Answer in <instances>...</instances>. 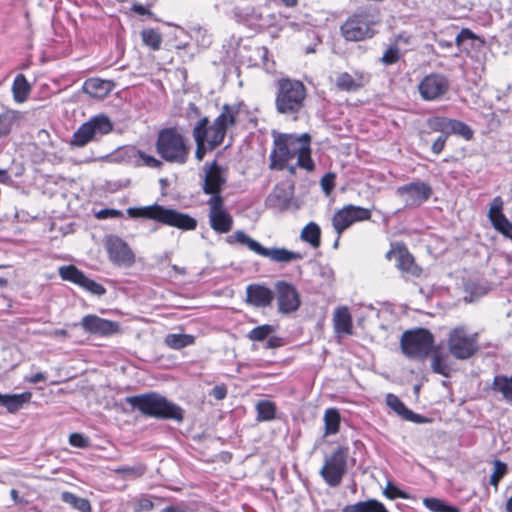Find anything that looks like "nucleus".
Wrapping results in <instances>:
<instances>
[{
	"label": "nucleus",
	"mask_w": 512,
	"mask_h": 512,
	"mask_svg": "<svg viewBox=\"0 0 512 512\" xmlns=\"http://www.w3.org/2000/svg\"><path fill=\"white\" fill-rule=\"evenodd\" d=\"M31 91V86L23 74H18L12 84L13 99L17 103H23L27 100Z\"/></svg>",
	"instance_id": "f704fd0d"
},
{
	"label": "nucleus",
	"mask_w": 512,
	"mask_h": 512,
	"mask_svg": "<svg viewBox=\"0 0 512 512\" xmlns=\"http://www.w3.org/2000/svg\"><path fill=\"white\" fill-rule=\"evenodd\" d=\"M335 174L327 173L321 178V186L326 194H329L334 188Z\"/></svg>",
	"instance_id": "052dcab7"
},
{
	"label": "nucleus",
	"mask_w": 512,
	"mask_h": 512,
	"mask_svg": "<svg viewBox=\"0 0 512 512\" xmlns=\"http://www.w3.org/2000/svg\"><path fill=\"white\" fill-rule=\"evenodd\" d=\"M278 311L282 314L296 312L301 305V297L296 287L287 281H277L274 285Z\"/></svg>",
	"instance_id": "4468645a"
},
{
	"label": "nucleus",
	"mask_w": 512,
	"mask_h": 512,
	"mask_svg": "<svg viewBox=\"0 0 512 512\" xmlns=\"http://www.w3.org/2000/svg\"><path fill=\"white\" fill-rule=\"evenodd\" d=\"M58 273L63 280L77 284L93 295L102 296L106 293V288L102 284L88 278L83 271L74 265L61 266Z\"/></svg>",
	"instance_id": "dca6fc26"
},
{
	"label": "nucleus",
	"mask_w": 512,
	"mask_h": 512,
	"mask_svg": "<svg viewBox=\"0 0 512 512\" xmlns=\"http://www.w3.org/2000/svg\"><path fill=\"white\" fill-rule=\"evenodd\" d=\"M386 404L404 420L413 423H424L426 422L425 417L420 414L414 413L412 410L406 407V405L394 394H387Z\"/></svg>",
	"instance_id": "b1692460"
},
{
	"label": "nucleus",
	"mask_w": 512,
	"mask_h": 512,
	"mask_svg": "<svg viewBox=\"0 0 512 512\" xmlns=\"http://www.w3.org/2000/svg\"><path fill=\"white\" fill-rule=\"evenodd\" d=\"M370 218L371 212L369 209L349 204L335 212L332 224L337 234L341 235L355 222L369 220Z\"/></svg>",
	"instance_id": "2eb2a0df"
},
{
	"label": "nucleus",
	"mask_w": 512,
	"mask_h": 512,
	"mask_svg": "<svg viewBox=\"0 0 512 512\" xmlns=\"http://www.w3.org/2000/svg\"><path fill=\"white\" fill-rule=\"evenodd\" d=\"M47 377H46V374L43 373V372H38L30 377H26L25 380L29 383H32V384H36V383H39V382H44L46 381Z\"/></svg>",
	"instance_id": "338daca9"
},
{
	"label": "nucleus",
	"mask_w": 512,
	"mask_h": 512,
	"mask_svg": "<svg viewBox=\"0 0 512 512\" xmlns=\"http://www.w3.org/2000/svg\"><path fill=\"white\" fill-rule=\"evenodd\" d=\"M451 118L444 116H431L426 120V126L433 132H440L441 135L449 136Z\"/></svg>",
	"instance_id": "c03bdc74"
},
{
	"label": "nucleus",
	"mask_w": 512,
	"mask_h": 512,
	"mask_svg": "<svg viewBox=\"0 0 512 512\" xmlns=\"http://www.w3.org/2000/svg\"><path fill=\"white\" fill-rule=\"evenodd\" d=\"M22 118V112L8 108L4 109L0 113V139L8 136Z\"/></svg>",
	"instance_id": "c85d7f7f"
},
{
	"label": "nucleus",
	"mask_w": 512,
	"mask_h": 512,
	"mask_svg": "<svg viewBox=\"0 0 512 512\" xmlns=\"http://www.w3.org/2000/svg\"><path fill=\"white\" fill-rule=\"evenodd\" d=\"M479 334L468 333L464 326H459L450 331L448 337V351L458 360H467L479 351Z\"/></svg>",
	"instance_id": "6e6552de"
},
{
	"label": "nucleus",
	"mask_w": 512,
	"mask_h": 512,
	"mask_svg": "<svg viewBox=\"0 0 512 512\" xmlns=\"http://www.w3.org/2000/svg\"><path fill=\"white\" fill-rule=\"evenodd\" d=\"M203 171L204 177L201 187L204 194L210 195V197H223L221 193L227 182V169L214 160L205 163Z\"/></svg>",
	"instance_id": "ddd939ff"
},
{
	"label": "nucleus",
	"mask_w": 512,
	"mask_h": 512,
	"mask_svg": "<svg viewBox=\"0 0 512 512\" xmlns=\"http://www.w3.org/2000/svg\"><path fill=\"white\" fill-rule=\"evenodd\" d=\"M189 36L202 49H207L212 43L211 34L208 33L207 29L199 25L190 27Z\"/></svg>",
	"instance_id": "79ce46f5"
},
{
	"label": "nucleus",
	"mask_w": 512,
	"mask_h": 512,
	"mask_svg": "<svg viewBox=\"0 0 512 512\" xmlns=\"http://www.w3.org/2000/svg\"><path fill=\"white\" fill-rule=\"evenodd\" d=\"M424 506L431 512H460L459 508L438 498H425Z\"/></svg>",
	"instance_id": "49530a36"
},
{
	"label": "nucleus",
	"mask_w": 512,
	"mask_h": 512,
	"mask_svg": "<svg viewBox=\"0 0 512 512\" xmlns=\"http://www.w3.org/2000/svg\"><path fill=\"white\" fill-rule=\"evenodd\" d=\"M240 107L237 104H225L222 107L220 114L215 118L214 125L219 128L224 134L230 127H233L237 123V116L239 114Z\"/></svg>",
	"instance_id": "393cba45"
},
{
	"label": "nucleus",
	"mask_w": 512,
	"mask_h": 512,
	"mask_svg": "<svg viewBox=\"0 0 512 512\" xmlns=\"http://www.w3.org/2000/svg\"><path fill=\"white\" fill-rule=\"evenodd\" d=\"M81 327L89 334L107 337L116 334L119 331V323L107 320L94 314L85 315L81 319Z\"/></svg>",
	"instance_id": "6ab92c4d"
},
{
	"label": "nucleus",
	"mask_w": 512,
	"mask_h": 512,
	"mask_svg": "<svg viewBox=\"0 0 512 512\" xmlns=\"http://www.w3.org/2000/svg\"><path fill=\"white\" fill-rule=\"evenodd\" d=\"M349 449L346 446H338L324 458V464L319 471L320 476L330 487H337L347 471V458Z\"/></svg>",
	"instance_id": "1a4fd4ad"
},
{
	"label": "nucleus",
	"mask_w": 512,
	"mask_h": 512,
	"mask_svg": "<svg viewBox=\"0 0 512 512\" xmlns=\"http://www.w3.org/2000/svg\"><path fill=\"white\" fill-rule=\"evenodd\" d=\"M160 512H188V508L185 505H169Z\"/></svg>",
	"instance_id": "774afa93"
},
{
	"label": "nucleus",
	"mask_w": 512,
	"mask_h": 512,
	"mask_svg": "<svg viewBox=\"0 0 512 512\" xmlns=\"http://www.w3.org/2000/svg\"><path fill=\"white\" fill-rule=\"evenodd\" d=\"M325 436L338 433L341 423V417L338 409L328 408L324 413Z\"/></svg>",
	"instance_id": "e433bc0d"
},
{
	"label": "nucleus",
	"mask_w": 512,
	"mask_h": 512,
	"mask_svg": "<svg viewBox=\"0 0 512 512\" xmlns=\"http://www.w3.org/2000/svg\"><path fill=\"white\" fill-rule=\"evenodd\" d=\"M69 443L73 447L86 448L88 446V439L80 433H72L69 437Z\"/></svg>",
	"instance_id": "bf43d9fd"
},
{
	"label": "nucleus",
	"mask_w": 512,
	"mask_h": 512,
	"mask_svg": "<svg viewBox=\"0 0 512 512\" xmlns=\"http://www.w3.org/2000/svg\"><path fill=\"white\" fill-rule=\"evenodd\" d=\"M203 128L204 127L202 126V124H200V125H195L192 130V136L196 143L195 157L199 161H201L204 158L207 151L213 150V149L208 148L209 144L205 142L206 138H205V132H204Z\"/></svg>",
	"instance_id": "ea45409f"
},
{
	"label": "nucleus",
	"mask_w": 512,
	"mask_h": 512,
	"mask_svg": "<svg viewBox=\"0 0 512 512\" xmlns=\"http://www.w3.org/2000/svg\"><path fill=\"white\" fill-rule=\"evenodd\" d=\"M31 398L32 393L28 391L20 394H4L2 407H5L10 413H16L23 408L24 404L29 403Z\"/></svg>",
	"instance_id": "7c9ffc66"
},
{
	"label": "nucleus",
	"mask_w": 512,
	"mask_h": 512,
	"mask_svg": "<svg viewBox=\"0 0 512 512\" xmlns=\"http://www.w3.org/2000/svg\"><path fill=\"white\" fill-rule=\"evenodd\" d=\"M370 81V74L360 70L352 73L342 72L336 78V87L340 91L356 92Z\"/></svg>",
	"instance_id": "412c9836"
},
{
	"label": "nucleus",
	"mask_w": 512,
	"mask_h": 512,
	"mask_svg": "<svg viewBox=\"0 0 512 512\" xmlns=\"http://www.w3.org/2000/svg\"><path fill=\"white\" fill-rule=\"evenodd\" d=\"M383 495L390 500H394L396 498H402V499L408 498V494L406 492L402 491L401 489H399L392 482L387 483V486L383 490Z\"/></svg>",
	"instance_id": "4d7b16f0"
},
{
	"label": "nucleus",
	"mask_w": 512,
	"mask_h": 512,
	"mask_svg": "<svg viewBox=\"0 0 512 512\" xmlns=\"http://www.w3.org/2000/svg\"><path fill=\"white\" fill-rule=\"evenodd\" d=\"M112 130L113 123L109 117L99 114L79 126L73 133L70 144L75 147H84L89 142L99 141Z\"/></svg>",
	"instance_id": "0eeeda50"
},
{
	"label": "nucleus",
	"mask_w": 512,
	"mask_h": 512,
	"mask_svg": "<svg viewBox=\"0 0 512 512\" xmlns=\"http://www.w3.org/2000/svg\"><path fill=\"white\" fill-rule=\"evenodd\" d=\"M274 299V292L262 284H250L246 287V301L257 308L270 306Z\"/></svg>",
	"instance_id": "5701e85b"
},
{
	"label": "nucleus",
	"mask_w": 512,
	"mask_h": 512,
	"mask_svg": "<svg viewBox=\"0 0 512 512\" xmlns=\"http://www.w3.org/2000/svg\"><path fill=\"white\" fill-rule=\"evenodd\" d=\"M454 134L462 137L465 140H471L473 138V130L466 123L451 119L450 127H449V135Z\"/></svg>",
	"instance_id": "de8ad7c7"
},
{
	"label": "nucleus",
	"mask_w": 512,
	"mask_h": 512,
	"mask_svg": "<svg viewBox=\"0 0 512 512\" xmlns=\"http://www.w3.org/2000/svg\"><path fill=\"white\" fill-rule=\"evenodd\" d=\"M154 507L153 501L149 497H141L135 504V511H150Z\"/></svg>",
	"instance_id": "680f3d73"
},
{
	"label": "nucleus",
	"mask_w": 512,
	"mask_h": 512,
	"mask_svg": "<svg viewBox=\"0 0 512 512\" xmlns=\"http://www.w3.org/2000/svg\"><path fill=\"white\" fill-rule=\"evenodd\" d=\"M208 219L212 230L218 234H226L233 227V217L225 206L224 197H210L207 200Z\"/></svg>",
	"instance_id": "f8f14e48"
},
{
	"label": "nucleus",
	"mask_w": 512,
	"mask_h": 512,
	"mask_svg": "<svg viewBox=\"0 0 512 512\" xmlns=\"http://www.w3.org/2000/svg\"><path fill=\"white\" fill-rule=\"evenodd\" d=\"M333 321L337 333H352V318L347 307H338L334 312Z\"/></svg>",
	"instance_id": "72a5a7b5"
},
{
	"label": "nucleus",
	"mask_w": 512,
	"mask_h": 512,
	"mask_svg": "<svg viewBox=\"0 0 512 512\" xmlns=\"http://www.w3.org/2000/svg\"><path fill=\"white\" fill-rule=\"evenodd\" d=\"M83 92L94 98L105 97L112 89L110 81L100 78L87 79L83 84Z\"/></svg>",
	"instance_id": "cd10ccee"
},
{
	"label": "nucleus",
	"mask_w": 512,
	"mask_h": 512,
	"mask_svg": "<svg viewBox=\"0 0 512 512\" xmlns=\"http://www.w3.org/2000/svg\"><path fill=\"white\" fill-rule=\"evenodd\" d=\"M301 239L309 243L313 248L321 244V229L315 222L308 223L301 232Z\"/></svg>",
	"instance_id": "a19ab883"
},
{
	"label": "nucleus",
	"mask_w": 512,
	"mask_h": 512,
	"mask_svg": "<svg viewBox=\"0 0 512 512\" xmlns=\"http://www.w3.org/2000/svg\"><path fill=\"white\" fill-rule=\"evenodd\" d=\"M493 464H494V472L490 477V484L492 486H494L495 489H497L500 480L507 474L508 467H507L506 463H504L498 459H496Z\"/></svg>",
	"instance_id": "5fc2aeb1"
},
{
	"label": "nucleus",
	"mask_w": 512,
	"mask_h": 512,
	"mask_svg": "<svg viewBox=\"0 0 512 512\" xmlns=\"http://www.w3.org/2000/svg\"><path fill=\"white\" fill-rule=\"evenodd\" d=\"M226 242L230 245L238 243L246 246L254 253L266 257L275 263H290L303 258L301 253L290 251L284 247L266 248L242 230H237L233 235L227 236Z\"/></svg>",
	"instance_id": "39448f33"
},
{
	"label": "nucleus",
	"mask_w": 512,
	"mask_h": 512,
	"mask_svg": "<svg viewBox=\"0 0 512 512\" xmlns=\"http://www.w3.org/2000/svg\"><path fill=\"white\" fill-rule=\"evenodd\" d=\"M216 400H223L227 396V388L225 385H216L210 393Z\"/></svg>",
	"instance_id": "0e129e2a"
},
{
	"label": "nucleus",
	"mask_w": 512,
	"mask_h": 512,
	"mask_svg": "<svg viewBox=\"0 0 512 512\" xmlns=\"http://www.w3.org/2000/svg\"><path fill=\"white\" fill-rule=\"evenodd\" d=\"M297 166L309 172L315 169V163L311 157L310 145L304 146L302 151L297 156Z\"/></svg>",
	"instance_id": "864d4df0"
},
{
	"label": "nucleus",
	"mask_w": 512,
	"mask_h": 512,
	"mask_svg": "<svg viewBox=\"0 0 512 512\" xmlns=\"http://www.w3.org/2000/svg\"><path fill=\"white\" fill-rule=\"evenodd\" d=\"M280 135L284 143L287 145L292 158L297 157L302 151V148H304V146H309L311 142V137L307 133H303L300 136L284 133H280Z\"/></svg>",
	"instance_id": "c756f323"
},
{
	"label": "nucleus",
	"mask_w": 512,
	"mask_h": 512,
	"mask_svg": "<svg viewBox=\"0 0 512 512\" xmlns=\"http://www.w3.org/2000/svg\"><path fill=\"white\" fill-rule=\"evenodd\" d=\"M118 215H120V211L115 209H102L96 214L99 219L113 218Z\"/></svg>",
	"instance_id": "69168bd1"
},
{
	"label": "nucleus",
	"mask_w": 512,
	"mask_h": 512,
	"mask_svg": "<svg viewBox=\"0 0 512 512\" xmlns=\"http://www.w3.org/2000/svg\"><path fill=\"white\" fill-rule=\"evenodd\" d=\"M292 198V193L283 187H276L272 193L268 196L267 202L269 205L279 208H288Z\"/></svg>",
	"instance_id": "c9c22d12"
},
{
	"label": "nucleus",
	"mask_w": 512,
	"mask_h": 512,
	"mask_svg": "<svg viewBox=\"0 0 512 512\" xmlns=\"http://www.w3.org/2000/svg\"><path fill=\"white\" fill-rule=\"evenodd\" d=\"M306 94V87L301 81L290 78L279 79L275 98L276 111L296 120L304 108Z\"/></svg>",
	"instance_id": "f03ea898"
},
{
	"label": "nucleus",
	"mask_w": 512,
	"mask_h": 512,
	"mask_svg": "<svg viewBox=\"0 0 512 512\" xmlns=\"http://www.w3.org/2000/svg\"><path fill=\"white\" fill-rule=\"evenodd\" d=\"M504 202L500 196H496L490 203L488 218L495 230L512 240V223L503 214Z\"/></svg>",
	"instance_id": "aec40b11"
},
{
	"label": "nucleus",
	"mask_w": 512,
	"mask_h": 512,
	"mask_svg": "<svg viewBox=\"0 0 512 512\" xmlns=\"http://www.w3.org/2000/svg\"><path fill=\"white\" fill-rule=\"evenodd\" d=\"M491 388L501 393L506 401H512V376L496 375Z\"/></svg>",
	"instance_id": "58836bf2"
},
{
	"label": "nucleus",
	"mask_w": 512,
	"mask_h": 512,
	"mask_svg": "<svg viewBox=\"0 0 512 512\" xmlns=\"http://www.w3.org/2000/svg\"><path fill=\"white\" fill-rule=\"evenodd\" d=\"M275 328L272 325L264 324L253 328L248 334L247 338L251 341H263L274 332Z\"/></svg>",
	"instance_id": "3c124183"
},
{
	"label": "nucleus",
	"mask_w": 512,
	"mask_h": 512,
	"mask_svg": "<svg viewBox=\"0 0 512 512\" xmlns=\"http://www.w3.org/2000/svg\"><path fill=\"white\" fill-rule=\"evenodd\" d=\"M397 268L412 275L421 274V269L415 264L414 257L404 246H398Z\"/></svg>",
	"instance_id": "2f4dec72"
},
{
	"label": "nucleus",
	"mask_w": 512,
	"mask_h": 512,
	"mask_svg": "<svg viewBox=\"0 0 512 512\" xmlns=\"http://www.w3.org/2000/svg\"><path fill=\"white\" fill-rule=\"evenodd\" d=\"M291 153H289V149L287 145L282 140L280 133L274 135L273 140V148L269 155V168L271 170L282 171L287 167V164L290 160H292Z\"/></svg>",
	"instance_id": "4be33fe9"
},
{
	"label": "nucleus",
	"mask_w": 512,
	"mask_h": 512,
	"mask_svg": "<svg viewBox=\"0 0 512 512\" xmlns=\"http://www.w3.org/2000/svg\"><path fill=\"white\" fill-rule=\"evenodd\" d=\"M256 411L258 421H270L275 418L276 406L271 401L261 400L256 404Z\"/></svg>",
	"instance_id": "a18cd8bd"
},
{
	"label": "nucleus",
	"mask_w": 512,
	"mask_h": 512,
	"mask_svg": "<svg viewBox=\"0 0 512 512\" xmlns=\"http://www.w3.org/2000/svg\"><path fill=\"white\" fill-rule=\"evenodd\" d=\"M143 43L152 50H159L162 43L161 34L155 29H145L141 32Z\"/></svg>",
	"instance_id": "09e8293b"
},
{
	"label": "nucleus",
	"mask_w": 512,
	"mask_h": 512,
	"mask_svg": "<svg viewBox=\"0 0 512 512\" xmlns=\"http://www.w3.org/2000/svg\"><path fill=\"white\" fill-rule=\"evenodd\" d=\"M127 214L132 218L151 219L184 231L194 230L197 227V220L192 216L158 204L130 207L127 209Z\"/></svg>",
	"instance_id": "7ed1b4c3"
},
{
	"label": "nucleus",
	"mask_w": 512,
	"mask_h": 512,
	"mask_svg": "<svg viewBox=\"0 0 512 512\" xmlns=\"http://www.w3.org/2000/svg\"><path fill=\"white\" fill-rule=\"evenodd\" d=\"M61 499L63 502L69 504L76 510L80 512H90L91 505L88 499L79 497L71 492H63L61 495Z\"/></svg>",
	"instance_id": "37998d69"
},
{
	"label": "nucleus",
	"mask_w": 512,
	"mask_h": 512,
	"mask_svg": "<svg viewBox=\"0 0 512 512\" xmlns=\"http://www.w3.org/2000/svg\"><path fill=\"white\" fill-rule=\"evenodd\" d=\"M124 401L130 405L132 411H139L145 417L176 422L184 419V410L157 392L127 396Z\"/></svg>",
	"instance_id": "f257e3e1"
},
{
	"label": "nucleus",
	"mask_w": 512,
	"mask_h": 512,
	"mask_svg": "<svg viewBox=\"0 0 512 512\" xmlns=\"http://www.w3.org/2000/svg\"><path fill=\"white\" fill-rule=\"evenodd\" d=\"M449 86V80L445 75L431 73L420 81L418 91L422 99L435 101L447 93Z\"/></svg>",
	"instance_id": "f3484780"
},
{
	"label": "nucleus",
	"mask_w": 512,
	"mask_h": 512,
	"mask_svg": "<svg viewBox=\"0 0 512 512\" xmlns=\"http://www.w3.org/2000/svg\"><path fill=\"white\" fill-rule=\"evenodd\" d=\"M372 16L366 12L350 16L340 27L342 36L347 41H363L375 34Z\"/></svg>",
	"instance_id": "9d476101"
},
{
	"label": "nucleus",
	"mask_w": 512,
	"mask_h": 512,
	"mask_svg": "<svg viewBox=\"0 0 512 512\" xmlns=\"http://www.w3.org/2000/svg\"><path fill=\"white\" fill-rule=\"evenodd\" d=\"M401 58V51L397 43H393L388 46V48L383 53L382 57L380 58V62L385 65H393L397 63Z\"/></svg>",
	"instance_id": "603ef678"
},
{
	"label": "nucleus",
	"mask_w": 512,
	"mask_h": 512,
	"mask_svg": "<svg viewBox=\"0 0 512 512\" xmlns=\"http://www.w3.org/2000/svg\"><path fill=\"white\" fill-rule=\"evenodd\" d=\"M431 368L433 372L440 374L444 377H449L451 372L450 366L447 364L445 359L439 354H435L432 357Z\"/></svg>",
	"instance_id": "6e6d98bb"
},
{
	"label": "nucleus",
	"mask_w": 512,
	"mask_h": 512,
	"mask_svg": "<svg viewBox=\"0 0 512 512\" xmlns=\"http://www.w3.org/2000/svg\"><path fill=\"white\" fill-rule=\"evenodd\" d=\"M146 467L143 464L135 466L122 465L114 469V472L123 477L139 478L144 475Z\"/></svg>",
	"instance_id": "8fccbe9b"
},
{
	"label": "nucleus",
	"mask_w": 512,
	"mask_h": 512,
	"mask_svg": "<svg viewBox=\"0 0 512 512\" xmlns=\"http://www.w3.org/2000/svg\"><path fill=\"white\" fill-rule=\"evenodd\" d=\"M342 512H389L385 505L376 500L368 499L366 501H359L355 504L344 506Z\"/></svg>",
	"instance_id": "473e14b6"
},
{
	"label": "nucleus",
	"mask_w": 512,
	"mask_h": 512,
	"mask_svg": "<svg viewBox=\"0 0 512 512\" xmlns=\"http://www.w3.org/2000/svg\"><path fill=\"white\" fill-rule=\"evenodd\" d=\"M475 38H476V36L471 30L464 28L456 36L455 42H456V45L461 48V47H463V45L466 41L473 40Z\"/></svg>",
	"instance_id": "13d9d810"
},
{
	"label": "nucleus",
	"mask_w": 512,
	"mask_h": 512,
	"mask_svg": "<svg viewBox=\"0 0 512 512\" xmlns=\"http://www.w3.org/2000/svg\"><path fill=\"white\" fill-rule=\"evenodd\" d=\"M204 127L205 132V138L206 143L209 144L208 148L215 149L219 145L222 144L226 134H224L219 128L214 125V122H212L211 125H209V119L207 117H203L200 120L197 121L195 125H200Z\"/></svg>",
	"instance_id": "bb28decb"
},
{
	"label": "nucleus",
	"mask_w": 512,
	"mask_h": 512,
	"mask_svg": "<svg viewBox=\"0 0 512 512\" xmlns=\"http://www.w3.org/2000/svg\"><path fill=\"white\" fill-rule=\"evenodd\" d=\"M433 190L430 184L423 181L410 182L396 188L395 194L403 202L406 208H417L425 203Z\"/></svg>",
	"instance_id": "9b49d317"
},
{
	"label": "nucleus",
	"mask_w": 512,
	"mask_h": 512,
	"mask_svg": "<svg viewBox=\"0 0 512 512\" xmlns=\"http://www.w3.org/2000/svg\"><path fill=\"white\" fill-rule=\"evenodd\" d=\"M109 260L119 267H131L135 263V254L129 245L118 236L111 235L106 239Z\"/></svg>",
	"instance_id": "a211bd4d"
},
{
	"label": "nucleus",
	"mask_w": 512,
	"mask_h": 512,
	"mask_svg": "<svg viewBox=\"0 0 512 512\" xmlns=\"http://www.w3.org/2000/svg\"><path fill=\"white\" fill-rule=\"evenodd\" d=\"M447 138H448V136H446V135L438 136L437 139L433 142V144L431 146V151L434 154L439 155L445 147Z\"/></svg>",
	"instance_id": "e2e57ef3"
},
{
	"label": "nucleus",
	"mask_w": 512,
	"mask_h": 512,
	"mask_svg": "<svg viewBox=\"0 0 512 512\" xmlns=\"http://www.w3.org/2000/svg\"><path fill=\"white\" fill-rule=\"evenodd\" d=\"M155 149L162 160L183 165L189 157V147L184 136L175 127L163 128L158 132Z\"/></svg>",
	"instance_id": "20e7f679"
},
{
	"label": "nucleus",
	"mask_w": 512,
	"mask_h": 512,
	"mask_svg": "<svg viewBox=\"0 0 512 512\" xmlns=\"http://www.w3.org/2000/svg\"><path fill=\"white\" fill-rule=\"evenodd\" d=\"M164 343L171 349L180 350L195 343V337L189 334L171 333L166 335Z\"/></svg>",
	"instance_id": "4c0bfd02"
},
{
	"label": "nucleus",
	"mask_w": 512,
	"mask_h": 512,
	"mask_svg": "<svg viewBox=\"0 0 512 512\" xmlns=\"http://www.w3.org/2000/svg\"><path fill=\"white\" fill-rule=\"evenodd\" d=\"M434 344L432 333L425 328L405 331L400 340L402 352L409 358L424 359L431 352Z\"/></svg>",
	"instance_id": "423d86ee"
},
{
	"label": "nucleus",
	"mask_w": 512,
	"mask_h": 512,
	"mask_svg": "<svg viewBox=\"0 0 512 512\" xmlns=\"http://www.w3.org/2000/svg\"><path fill=\"white\" fill-rule=\"evenodd\" d=\"M124 153L130 160V162L136 166H146L150 168L159 169L163 165L161 160L155 158L152 155H148L145 152L138 150L132 146L126 147Z\"/></svg>",
	"instance_id": "a878e982"
}]
</instances>
